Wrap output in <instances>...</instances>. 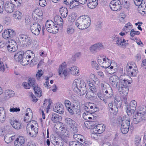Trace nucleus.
Returning <instances> with one entry per match:
<instances>
[{
    "label": "nucleus",
    "instance_id": "49530a36",
    "mask_svg": "<svg viewBox=\"0 0 146 146\" xmlns=\"http://www.w3.org/2000/svg\"><path fill=\"white\" fill-rule=\"evenodd\" d=\"M3 37L5 39H7L10 37L9 34V29L5 30L2 34Z\"/></svg>",
    "mask_w": 146,
    "mask_h": 146
},
{
    "label": "nucleus",
    "instance_id": "5701e85b",
    "mask_svg": "<svg viewBox=\"0 0 146 146\" xmlns=\"http://www.w3.org/2000/svg\"><path fill=\"white\" fill-rule=\"evenodd\" d=\"M121 126L129 128L130 121L129 117H123L122 121H121Z\"/></svg>",
    "mask_w": 146,
    "mask_h": 146
},
{
    "label": "nucleus",
    "instance_id": "f03ea898",
    "mask_svg": "<svg viewBox=\"0 0 146 146\" xmlns=\"http://www.w3.org/2000/svg\"><path fill=\"white\" fill-rule=\"evenodd\" d=\"M91 23L90 18L87 15L80 17L76 21L75 25L78 28L81 29H85L90 26Z\"/></svg>",
    "mask_w": 146,
    "mask_h": 146
},
{
    "label": "nucleus",
    "instance_id": "4468645a",
    "mask_svg": "<svg viewBox=\"0 0 146 146\" xmlns=\"http://www.w3.org/2000/svg\"><path fill=\"white\" fill-rule=\"evenodd\" d=\"M38 128L34 125H32L31 123H28L27 126V130L31 136L36 135L38 132Z\"/></svg>",
    "mask_w": 146,
    "mask_h": 146
},
{
    "label": "nucleus",
    "instance_id": "9b49d317",
    "mask_svg": "<svg viewBox=\"0 0 146 146\" xmlns=\"http://www.w3.org/2000/svg\"><path fill=\"white\" fill-rule=\"evenodd\" d=\"M137 102L135 100L131 101L129 103V105H126V112L129 116H131L132 113H134L135 110L137 106Z\"/></svg>",
    "mask_w": 146,
    "mask_h": 146
},
{
    "label": "nucleus",
    "instance_id": "09e8293b",
    "mask_svg": "<svg viewBox=\"0 0 146 146\" xmlns=\"http://www.w3.org/2000/svg\"><path fill=\"white\" fill-rule=\"evenodd\" d=\"M11 21L10 18L9 17H5L3 18V23L6 25H8L10 24Z\"/></svg>",
    "mask_w": 146,
    "mask_h": 146
},
{
    "label": "nucleus",
    "instance_id": "1a4fd4ad",
    "mask_svg": "<svg viewBox=\"0 0 146 146\" xmlns=\"http://www.w3.org/2000/svg\"><path fill=\"white\" fill-rule=\"evenodd\" d=\"M6 46L8 51L12 52L16 51L18 49V46L16 42L14 40H8L6 43Z\"/></svg>",
    "mask_w": 146,
    "mask_h": 146
},
{
    "label": "nucleus",
    "instance_id": "0eeeda50",
    "mask_svg": "<svg viewBox=\"0 0 146 146\" xmlns=\"http://www.w3.org/2000/svg\"><path fill=\"white\" fill-rule=\"evenodd\" d=\"M126 66V71L127 72V74L131 76H135L137 74V68L136 64L134 62H131L130 63V66Z\"/></svg>",
    "mask_w": 146,
    "mask_h": 146
},
{
    "label": "nucleus",
    "instance_id": "9d476101",
    "mask_svg": "<svg viewBox=\"0 0 146 146\" xmlns=\"http://www.w3.org/2000/svg\"><path fill=\"white\" fill-rule=\"evenodd\" d=\"M108 108L109 111L110 112V115H109V118L110 119V121H112L114 119V115L117 113L118 109L113 104L112 102L109 104Z\"/></svg>",
    "mask_w": 146,
    "mask_h": 146
},
{
    "label": "nucleus",
    "instance_id": "c756f323",
    "mask_svg": "<svg viewBox=\"0 0 146 146\" xmlns=\"http://www.w3.org/2000/svg\"><path fill=\"white\" fill-rule=\"evenodd\" d=\"M6 118L5 112L3 107H0V120L2 122H3L5 120Z\"/></svg>",
    "mask_w": 146,
    "mask_h": 146
},
{
    "label": "nucleus",
    "instance_id": "cd10ccee",
    "mask_svg": "<svg viewBox=\"0 0 146 146\" xmlns=\"http://www.w3.org/2000/svg\"><path fill=\"white\" fill-rule=\"evenodd\" d=\"M24 52L22 51H20L16 53L14 55V58L17 61L19 62L24 55Z\"/></svg>",
    "mask_w": 146,
    "mask_h": 146
},
{
    "label": "nucleus",
    "instance_id": "ea45409f",
    "mask_svg": "<svg viewBox=\"0 0 146 146\" xmlns=\"http://www.w3.org/2000/svg\"><path fill=\"white\" fill-rule=\"evenodd\" d=\"M141 119L139 117L138 115L136 113L133 117L132 122L135 124H138L142 121Z\"/></svg>",
    "mask_w": 146,
    "mask_h": 146
},
{
    "label": "nucleus",
    "instance_id": "e2e57ef3",
    "mask_svg": "<svg viewBox=\"0 0 146 146\" xmlns=\"http://www.w3.org/2000/svg\"><path fill=\"white\" fill-rule=\"evenodd\" d=\"M25 23L26 25H30L31 23V19L29 16H27L25 18Z\"/></svg>",
    "mask_w": 146,
    "mask_h": 146
},
{
    "label": "nucleus",
    "instance_id": "393cba45",
    "mask_svg": "<svg viewBox=\"0 0 146 146\" xmlns=\"http://www.w3.org/2000/svg\"><path fill=\"white\" fill-rule=\"evenodd\" d=\"M15 93L13 90H6L3 94L4 98L5 100H7L14 96Z\"/></svg>",
    "mask_w": 146,
    "mask_h": 146
},
{
    "label": "nucleus",
    "instance_id": "a18cd8bd",
    "mask_svg": "<svg viewBox=\"0 0 146 146\" xmlns=\"http://www.w3.org/2000/svg\"><path fill=\"white\" fill-rule=\"evenodd\" d=\"M11 3L14 4L15 6L19 7L20 6L21 3L22 2V0H10Z\"/></svg>",
    "mask_w": 146,
    "mask_h": 146
},
{
    "label": "nucleus",
    "instance_id": "39448f33",
    "mask_svg": "<svg viewBox=\"0 0 146 146\" xmlns=\"http://www.w3.org/2000/svg\"><path fill=\"white\" fill-rule=\"evenodd\" d=\"M102 90L105 94L106 100L111 98L113 96V92L111 88L106 83L104 82L101 83Z\"/></svg>",
    "mask_w": 146,
    "mask_h": 146
},
{
    "label": "nucleus",
    "instance_id": "603ef678",
    "mask_svg": "<svg viewBox=\"0 0 146 146\" xmlns=\"http://www.w3.org/2000/svg\"><path fill=\"white\" fill-rule=\"evenodd\" d=\"M97 2H92L90 3H88V7L90 9H93L95 8L98 5Z\"/></svg>",
    "mask_w": 146,
    "mask_h": 146
},
{
    "label": "nucleus",
    "instance_id": "680f3d73",
    "mask_svg": "<svg viewBox=\"0 0 146 146\" xmlns=\"http://www.w3.org/2000/svg\"><path fill=\"white\" fill-rule=\"evenodd\" d=\"M91 65L93 68L98 70L99 68V66L95 61H92Z\"/></svg>",
    "mask_w": 146,
    "mask_h": 146
},
{
    "label": "nucleus",
    "instance_id": "6e6552de",
    "mask_svg": "<svg viewBox=\"0 0 146 146\" xmlns=\"http://www.w3.org/2000/svg\"><path fill=\"white\" fill-rule=\"evenodd\" d=\"M18 39L23 45L28 46L32 43V40L27 35L24 34H20L18 36Z\"/></svg>",
    "mask_w": 146,
    "mask_h": 146
},
{
    "label": "nucleus",
    "instance_id": "f3484780",
    "mask_svg": "<svg viewBox=\"0 0 146 146\" xmlns=\"http://www.w3.org/2000/svg\"><path fill=\"white\" fill-rule=\"evenodd\" d=\"M106 59L108 60V64L107 65L105 64L107 63L106 58H102L101 59L98 58V63L101 66V67L104 68H108L110 66L111 64V61L108 58H107Z\"/></svg>",
    "mask_w": 146,
    "mask_h": 146
},
{
    "label": "nucleus",
    "instance_id": "b1692460",
    "mask_svg": "<svg viewBox=\"0 0 146 146\" xmlns=\"http://www.w3.org/2000/svg\"><path fill=\"white\" fill-rule=\"evenodd\" d=\"M126 41L123 39L122 37H119L115 42V44L119 46L122 47L123 46H127L128 44L127 42H126Z\"/></svg>",
    "mask_w": 146,
    "mask_h": 146
},
{
    "label": "nucleus",
    "instance_id": "0e129e2a",
    "mask_svg": "<svg viewBox=\"0 0 146 146\" xmlns=\"http://www.w3.org/2000/svg\"><path fill=\"white\" fill-rule=\"evenodd\" d=\"M122 3L124 7L126 8L127 9L129 6V2L127 1V0H124L122 1Z\"/></svg>",
    "mask_w": 146,
    "mask_h": 146
},
{
    "label": "nucleus",
    "instance_id": "69168bd1",
    "mask_svg": "<svg viewBox=\"0 0 146 146\" xmlns=\"http://www.w3.org/2000/svg\"><path fill=\"white\" fill-rule=\"evenodd\" d=\"M22 85L26 89H30L31 86L30 85H29V82H24L23 83Z\"/></svg>",
    "mask_w": 146,
    "mask_h": 146
},
{
    "label": "nucleus",
    "instance_id": "f704fd0d",
    "mask_svg": "<svg viewBox=\"0 0 146 146\" xmlns=\"http://www.w3.org/2000/svg\"><path fill=\"white\" fill-rule=\"evenodd\" d=\"M96 131L99 134L102 133L105 129V126L103 124H100L97 125L96 126Z\"/></svg>",
    "mask_w": 146,
    "mask_h": 146
},
{
    "label": "nucleus",
    "instance_id": "6e6d98bb",
    "mask_svg": "<svg viewBox=\"0 0 146 146\" xmlns=\"http://www.w3.org/2000/svg\"><path fill=\"white\" fill-rule=\"evenodd\" d=\"M100 136V135L98 133H94L91 135V137L96 140H98Z\"/></svg>",
    "mask_w": 146,
    "mask_h": 146
},
{
    "label": "nucleus",
    "instance_id": "58836bf2",
    "mask_svg": "<svg viewBox=\"0 0 146 146\" xmlns=\"http://www.w3.org/2000/svg\"><path fill=\"white\" fill-rule=\"evenodd\" d=\"M4 140L7 143H9L15 139L14 136H10L9 135H6L4 136Z\"/></svg>",
    "mask_w": 146,
    "mask_h": 146
},
{
    "label": "nucleus",
    "instance_id": "a211bd4d",
    "mask_svg": "<svg viewBox=\"0 0 146 146\" xmlns=\"http://www.w3.org/2000/svg\"><path fill=\"white\" fill-rule=\"evenodd\" d=\"M26 113L24 117V121L26 122H29L31 120L33 116L32 110L29 108L27 109Z\"/></svg>",
    "mask_w": 146,
    "mask_h": 146
},
{
    "label": "nucleus",
    "instance_id": "338daca9",
    "mask_svg": "<svg viewBox=\"0 0 146 146\" xmlns=\"http://www.w3.org/2000/svg\"><path fill=\"white\" fill-rule=\"evenodd\" d=\"M80 4L79 0H73L72 5L74 7L79 6Z\"/></svg>",
    "mask_w": 146,
    "mask_h": 146
},
{
    "label": "nucleus",
    "instance_id": "13d9d810",
    "mask_svg": "<svg viewBox=\"0 0 146 146\" xmlns=\"http://www.w3.org/2000/svg\"><path fill=\"white\" fill-rule=\"evenodd\" d=\"M140 34L138 31H135L134 29H132L130 32V35L131 37H133L135 35H138Z\"/></svg>",
    "mask_w": 146,
    "mask_h": 146
},
{
    "label": "nucleus",
    "instance_id": "774afa93",
    "mask_svg": "<svg viewBox=\"0 0 146 146\" xmlns=\"http://www.w3.org/2000/svg\"><path fill=\"white\" fill-rule=\"evenodd\" d=\"M64 3L66 5H71L73 0H64Z\"/></svg>",
    "mask_w": 146,
    "mask_h": 146
},
{
    "label": "nucleus",
    "instance_id": "72a5a7b5",
    "mask_svg": "<svg viewBox=\"0 0 146 146\" xmlns=\"http://www.w3.org/2000/svg\"><path fill=\"white\" fill-rule=\"evenodd\" d=\"M60 13L63 18H66L68 15V10L66 7H62L59 10Z\"/></svg>",
    "mask_w": 146,
    "mask_h": 146
},
{
    "label": "nucleus",
    "instance_id": "4c0bfd02",
    "mask_svg": "<svg viewBox=\"0 0 146 146\" xmlns=\"http://www.w3.org/2000/svg\"><path fill=\"white\" fill-rule=\"evenodd\" d=\"M36 95L38 97H40L42 96V91L40 88L36 86L33 88Z\"/></svg>",
    "mask_w": 146,
    "mask_h": 146
},
{
    "label": "nucleus",
    "instance_id": "bb28decb",
    "mask_svg": "<svg viewBox=\"0 0 146 146\" xmlns=\"http://www.w3.org/2000/svg\"><path fill=\"white\" fill-rule=\"evenodd\" d=\"M88 105L89 112L95 113L98 110V108L93 104L90 103Z\"/></svg>",
    "mask_w": 146,
    "mask_h": 146
},
{
    "label": "nucleus",
    "instance_id": "423d86ee",
    "mask_svg": "<svg viewBox=\"0 0 146 146\" xmlns=\"http://www.w3.org/2000/svg\"><path fill=\"white\" fill-rule=\"evenodd\" d=\"M58 73L59 75L61 77H64V79L68 76L70 72L68 71V70L67 69V66L65 62L62 63L60 66Z\"/></svg>",
    "mask_w": 146,
    "mask_h": 146
},
{
    "label": "nucleus",
    "instance_id": "ddd939ff",
    "mask_svg": "<svg viewBox=\"0 0 146 146\" xmlns=\"http://www.w3.org/2000/svg\"><path fill=\"white\" fill-rule=\"evenodd\" d=\"M121 3L119 0H113L111 1L110 4V9L113 11H118L121 9Z\"/></svg>",
    "mask_w": 146,
    "mask_h": 146
},
{
    "label": "nucleus",
    "instance_id": "6ab92c4d",
    "mask_svg": "<svg viewBox=\"0 0 146 146\" xmlns=\"http://www.w3.org/2000/svg\"><path fill=\"white\" fill-rule=\"evenodd\" d=\"M14 6H15L14 4L11 2H7L5 3L4 8L6 12L11 13L14 10Z\"/></svg>",
    "mask_w": 146,
    "mask_h": 146
},
{
    "label": "nucleus",
    "instance_id": "dca6fc26",
    "mask_svg": "<svg viewBox=\"0 0 146 146\" xmlns=\"http://www.w3.org/2000/svg\"><path fill=\"white\" fill-rule=\"evenodd\" d=\"M30 29L32 33L36 35H38L39 34L41 29L40 25L37 23L31 25H30Z\"/></svg>",
    "mask_w": 146,
    "mask_h": 146
},
{
    "label": "nucleus",
    "instance_id": "4be33fe9",
    "mask_svg": "<svg viewBox=\"0 0 146 146\" xmlns=\"http://www.w3.org/2000/svg\"><path fill=\"white\" fill-rule=\"evenodd\" d=\"M54 111L60 114H63L64 112L63 106L62 104H56L53 108Z\"/></svg>",
    "mask_w": 146,
    "mask_h": 146
},
{
    "label": "nucleus",
    "instance_id": "c85d7f7f",
    "mask_svg": "<svg viewBox=\"0 0 146 146\" xmlns=\"http://www.w3.org/2000/svg\"><path fill=\"white\" fill-rule=\"evenodd\" d=\"M61 119V117L59 116L57 114L54 113L52 114L51 120L53 123H56L60 121Z\"/></svg>",
    "mask_w": 146,
    "mask_h": 146
},
{
    "label": "nucleus",
    "instance_id": "8fccbe9b",
    "mask_svg": "<svg viewBox=\"0 0 146 146\" xmlns=\"http://www.w3.org/2000/svg\"><path fill=\"white\" fill-rule=\"evenodd\" d=\"M135 5L137 6H140L142 4L145 3V0H133Z\"/></svg>",
    "mask_w": 146,
    "mask_h": 146
},
{
    "label": "nucleus",
    "instance_id": "4d7b16f0",
    "mask_svg": "<svg viewBox=\"0 0 146 146\" xmlns=\"http://www.w3.org/2000/svg\"><path fill=\"white\" fill-rule=\"evenodd\" d=\"M129 128H127L124 126H121V131L123 134L127 133L128 131Z\"/></svg>",
    "mask_w": 146,
    "mask_h": 146
},
{
    "label": "nucleus",
    "instance_id": "a878e982",
    "mask_svg": "<svg viewBox=\"0 0 146 146\" xmlns=\"http://www.w3.org/2000/svg\"><path fill=\"white\" fill-rule=\"evenodd\" d=\"M138 11L142 15H146V4L143 3L138 6Z\"/></svg>",
    "mask_w": 146,
    "mask_h": 146
},
{
    "label": "nucleus",
    "instance_id": "79ce46f5",
    "mask_svg": "<svg viewBox=\"0 0 146 146\" xmlns=\"http://www.w3.org/2000/svg\"><path fill=\"white\" fill-rule=\"evenodd\" d=\"M53 27L51 29H50V33H56L58 32V28L57 25L54 24V25H53Z\"/></svg>",
    "mask_w": 146,
    "mask_h": 146
},
{
    "label": "nucleus",
    "instance_id": "de8ad7c7",
    "mask_svg": "<svg viewBox=\"0 0 146 146\" xmlns=\"http://www.w3.org/2000/svg\"><path fill=\"white\" fill-rule=\"evenodd\" d=\"M141 139L140 137L136 136L134 140V144L137 146L139 145L140 144Z\"/></svg>",
    "mask_w": 146,
    "mask_h": 146
},
{
    "label": "nucleus",
    "instance_id": "2f4dec72",
    "mask_svg": "<svg viewBox=\"0 0 146 146\" xmlns=\"http://www.w3.org/2000/svg\"><path fill=\"white\" fill-rule=\"evenodd\" d=\"M53 25H54V22L51 20H48L46 22L45 27L46 30L50 32V29L54 26Z\"/></svg>",
    "mask_w": 146,
    "mask_h": 146
},
{
    "label": "nucleus",
    "instance_id": "bf43d9fd",
    "mask_svg": "<svg viewBox=\"0 0 146 146\" xmlns=\"http://www.w3.org/2000/svg\"><path fill=\"white\" fill-rule=\"evenodd\" d=\"M33 12L38 16H41L43 15V13L42 11L38 9H35Z\"/></svg>",
    "mask_w": 146,
    "mask_h": 146
},
{
    "label": "nucleus",
    "instance_id": "412c9836",
    "mask_svg": "<svg viewBox=\"0 0 146 146\" xmlns=\"http://www.w3.org/2000/svg\"><path fill=\"white\" fill-rule=\"evenodd\" d=\"M25 142V139L22 136L19 137L15 141V146H22Z\"/></svg>",
    "mask_w": 146,
    "mask_h": 146
},
{
    "label": "nucleus",
    "instance_id": "37998d69",
    "mask_svg": "<svg viewBox=\"0 0 146 146\" xmlns=\"http://www.w3.org/2000/svg\"><path fill=\"white\" fill-rule=\"evenodd\" d=\"M22 13L19 11H16L13 15V17L16 19H21Z\"/></svg>",
    "mask_w": 146,
    "mask_h": 146
},
{
    "label": "nucleus",
    "instance_id": "5fc2aeb1",
    "mask_svg": "<svg viewBox=\"0 0 146 146\" xmlns=\"http://www.w3.org/2000/svg\"><path fill=\"white\" fill-rule=\"evenodd\" d=\"M94 114V113H89L88 112H86L83 113V116L84 119L86 120H88V117L89 115Z\"/></svg>",
    "mask_w": 146,
    "mask_h": 146
},
{
    "label": "nucleus",
    "instance_id": "c9c22d12",
    "mask_svg": "<svg viewBox=\"0 0 146 146\" xmlns=\"http://www.w3.org/2000/svg\"><path fill=\"white\" fill-rule=\"evenodd\" d=\"M136 113L142 121L146 120V111H140Z\"/></svg>",
    "mask_w": 146,
    "mask_h": 146
},
{
    "label": "nucleus",
    "instance_id": "aec40b11",
    "mask_svg": "<svg viewBox=\"0 0 146 146\" xmlns=\"http://www.w3.org/2000/svg\"><path fill=\"white\" fill-rule=\"evenodd\" d=\"M73 137L74 139L78 141V142L80 141V143L83 145L85 146H87L88 144L87 143V142H83V136L80 134H75L73 135Z\"/></svg>",
    "mask_w": 146,
    "mask_h": 146
},
{
    "label": "nucleus",
    "instance_id": "2eb2a0df",
    "mask_svg": "<svg viewBox=\"0 0 146 146\" xmlns=\"http://www.w3.org/2000/svg\"><path fill=\"white\" fill-rule=\"evenodd\" d=\"M104 48V46L101 43L98 42L91 46L90 48V49L91 52L95 54Z\"/></svg>",
    "mask_w": 146,
    "mask_h": 146
},
{
    "label": "nucleus",
    "instance_id": "f257e3e1",
    "mask_svg": "<svg viewBox=\"0 0 146 146\" xmlns=\"http://www.w3.org/2000/svg\"><path fill=\"white\" fill-rule=\"evenodd\" d=\"M125 75H121L119 77L116 76H112L109 78V81L111 86L118 89V91L120 94L122 93L123 96H126L128 94V86L131 82L128 80L125 79Z\"/></svg>",
    "mask_w": 146,
    "mask_h": 146
},
{
    "label": "nucleus",
    "instance_id": "a19ab883",
    "mask_svg": "<svg viewBox=\"0 0 146 146\" xmlns=\"http://www.w3.org/2000/svg\"><path fill=\"white\" fill-rule=\"evenodd\" d=\"M28 82L30 85V86H32L33 88L37 86L35 82V78H30L28 80Z\"/></svg>",
    "mask_w": 146,
    "mask_h": 146
},
{
    "label": "nucleus",
    "instance_id": "473e14b6",
    "mask_svg": "<svg viewBox=\"0 0 146 146\" xmlns=\"http://www.w3.org/2000/svg\"><path fill=\"white\" fill-rule=\"evenodd\" d=\"M76 66H73L70 68L68 71L70 72V74L71 73L73 75H78L79 74V70Z\"/></svg>",
    "mask_w": 146,
    "mask_h": 146
},
{
    "label": "nucleus",
    "instance_id": "864d4df0",
    "mask_svg": "<svg viewBox=\"0 0 146 146\" xmlns=\"http://www.w3.org/2000/svg\"><path fill=\"white\" fill-rule=\"evenodd\" d=\"M51 143L55 146H62V144L60 142L56 141V140L53 139L51 140Z\"/></svg>",
    "mask_w": 146,
    "mask_h": 146
},
{
    "label": "nucleus",
    "instance_id": "052dcab7",
    "mask_svg": "<svg viewBox=\"0 0 146 146\" xmlns=\"http://www.w3.org/2000/svg\"><path fill=\"white\" fill-rule=\"evenodd\" d=\"M5 69V67L3 63L0 60V71L3 72Z\"/></svg>",
    "mask_w": 146,
    "mask_h": 146
},
{
    "label": "nucleus",
    "instance_id": "3c124183",
    "mask_svg": "<svg viewBox=\"0 0 146 146\" xmlns=\"http://www.w3.org/2000/svg\"><path fill=\"white\" fill-rule=\"evenodd\" d=\"M94 92L91 91L87 92L86 95V97L88 98H90L94 97L95 94Z\"/></svg>",
    "mask_w": 146,
    "mask_h": 146
},
{
    "label": "nucleus",
    "instance_id": "20e7f679",
    "mask_svg": "<svg viewBox=\"0 0 146 146\" xmlns=\"http://www.w3.org/2000/svg\"><path fill=\"white\" fill-rule=\"evenodd\" d=\"M65 122L68 124L66 130L68 132L67 134L69 135H72L78 132V128L76 126V122L74 120L69 118H66L65 119Z\"/></svg>",
    "mask_w": 146,
    "mask_h": 146
},
{
    "label": "nucleus",
    "instance_id": "7c9ffc66",
    "mask_svg": "<svg viewBox=\"0 0 146 146\" xmlns=\"http://www.w3.org/2000/svg\"><path fill=\"white\" fill-rule=\"evenodd\" d=\"M97 96L100 100L103 101L105 104L108 103L107 100L106 99L105 94L103 93L102 90L98 92Z\"/></svg>",
    "mask_w": 146,
    "mask_h": 146
},
{
    "label": "nucleus",
    "instance_id": "e433bc0d",
    "mask_svg": "<svg viewBox=\"0 0 146 146\" xmlns=\"http://www.w3.org/2000/svg\"><path fill=\"white\" fill-rule=\"evenodd\" d=\"M122 101L119 98H115L114 100V104L115 107H117L118 109L119 108H121L122 104Z\"/></svg>",
    "mask_w": 146,
    "mask_h": 146
},
{
    "label": "nucleus",
    "instance_id": "c03bdc74",
    "mask_svg": "<svg viewBox=\"0 0 146 146\" xmlns=\"http://www.w3.org/2000/svg\"><path fill=\"white\" fill-rule=\"evenodd\" d=\"M19 62L23 66L27 65L29 63V60H27V58L26 57H22V58L21 59L20 61Z\"/></svg>",
    "mask_w": 146,
    "mask_h": 146
},
{
    "label": "nucleus",
    "instance_id": "7ed1b4c3",
    "mask_svg": "<svg viewBox=\"0 0 146 146\" xmlns=\"http://www.w3.org/2000/svg\"><path fill=\"white\" fill-rule=\"evenodd\" d=\"M73 90L80 96L85 94L87 91L86 84L83 81L79 82L78 80H75L73 83Z\"/></svg>",
    "mask_w": 146,
    "mask_h": 146
},
{
    "label": "nucleus",
    "instance_id": "f8f14e48",
    "mask_svg": "<svg viewBox=\"0 0 146 146\" xmlns=\"http://www.w3.org/2000/svg\"><path fill=\"white\" fill-rule=\"evenodd\" d=\"M7 118L9 120L11 124L14 128L19 129L21 128V123L16 120L13 116H7Z\"/></svg>",
    "mask_w": 146,
    "mask_h": 146
}]
</instances>
